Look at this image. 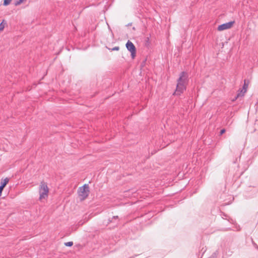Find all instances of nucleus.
Wrapping results in <instances>:
<instances>
[{"mask_svg": "<svg viewBox=\"0 0 258 258\" xmlns=\"http://www.w3.org/2000/svg\"><path fill=\"white\" fill-rule=\"evenodd\" d=\"M222 215V218H224V217H226V215H225L224 213H223V214Z\"/></svg>", "mask_w": 258, "mask_h": 258, "instance_id": "17", "label": "nucleus"}, {"mask_svg": "<svg viewBox=\"0 0 258 258\" xmlns=\"http://www.w3.org/2000/svg\"><path fill=\"white\" fill-rule=\"evenodd\" d=\"M119 49V46H115L111 49V50H118Z\"/></svg>", "mask_w": 258, "mask_h": 258, "instance_id": "12", "label": "nucleus"}, {"mask_svg": "<svg viewBox=\"0 0 258 258\" xmlns=\"http://www.w3.org/2000/svg\"><path fill=\"white\" fill-rule=\"evenodd\" d=\"M4 22V20H3L2 22L0 23V31H2L4 29L5 25L3 24Z\"/></svg>", "mask_w": 258, "mask_h": 258, "instance_id": "11", "label": "nucleus"}, {"mask_svg": "<svg viewBox=\"0 0 258 258\" xmlns=\"http://www.w3.org/2000/svg\"><path fill=\"white\" fill-rule=\"evenodd\" d=\"M212 257H216V252H214L213 254H212Z\"/></svg>", "mask_w": 258, "mask_h": 258, "instance_id": "16", "label": "nucleus"}, {"mask_svg": "<svg viewBox=\"0 0 258 258\" xmlns=\"http://www.w3.org/2000/svg\"><path fill=\"white\" fill-rule=\"evenodd\" d=\"M188 81L189 78L188 73L184 71L181 72L177 80L176 88L174 94L175 95H180L182 94L186 90Z\"/></svg>", "mask_w": 258, "mask_h": 258, "instance_id": "1", "label": "nucleus"}, {"mask_svg": "<svg viewBox=\"0 0 258 258\" xmlns=\"http://www.w3.org/2000/svg\"><path fill=\"white\" fill-rule=\"evenodd\" d=\"M118 217L117 216H113V217L112 218V219H118Z\"/></svg>", "mask_w": 258, "mask_h": 258, "instance_id": "15", "label": "nucleus"}, {"mask_svg": "<svg viewBox=\"0 0 258 258\" xmlns=\"http://www.w3.org/2000/svg\"><path fill=\"white\" fill-rule=\"evenodd\" d=\"M234 22L231 21L228 23L222 24L218 27V31H223L230 28L233 25Z\"/></svg>", "mask_w": 258, "mask_h": 258, "instance_id": "5", "label": "nucleus"}, {"mask_svg": "<svg viewBox=\"0 0 258 258\" xmlns=\"http://www.w3.org/2000/svg\"><path fill=\"white\" fill-rule=\"evenodd\" d=\"M9 181V179L8 178H6L4 180L1 181V185H0V196L2 195V191L5 187V186L8 184Z\"/></svg>", "mask_w": 258, "mask_h": 258, "instance_id": "7", "label": "nucleus"}, {"mask_svg": "<svg viewBox=\"0 0 258 258\" xmlns=\"http://www.w3.org/2000/svg\"><path fill=\"white\" fill-rule=\"evenodd\" d=\"M78 193L81 200H84L89 195V187L87 184H85L79 188Z\"/></svg>", "mask_w": 258, "mask_h": 258, "instance_id": "2", "label": "nucleus"}, {"mask_svg": "<svg viewBox=\"0 0 258 258\" xmlns=\"http://www.w3.org/2000/svg\"><path fill=\"white\" fill-rule=\"evenodd\" d=\"M64 245L67 246H71L73 245V242L72 241H69L64 243Z\"/></svg>", "mask_w": 258, "mask_h": 258, "instance_id": "10", "label": "nucleus"}, {"mask_svg": "<svg viewBox=\"0 0 258 258\" xmlns=\"http://www.w3.org/2000/svg\"><path fill=\"white\" fill-rule=\"evenodd\" d=\"M231 230V228H226L225 230V231H228V230Z\"/></svg>", "mask_w": 258, "mask_h": 258, "instance_id": "18", "label": "nucleus"}, {"mask_svg": "<svg viewBox=\"0 0 258 258\" xmlns=\"http://www.w3.org/2000/svg\"><path fill=\"white\" fill-rule=\"evenodd\" d=\"M48 193V188L46 183L41 182L39 188V194L40 200L47 197Z\"/></svg>", "mask_w": 258, "mask_h": 258, "instance_id": "3", "label": "nucleus"}, {"mask_svg": "<svg viewBox=\"0 0 258 258\" xmlns=\"http://www.w3.org/2000/svg\"><path fill=\"white\" fill-rule=\"evenodd\" d=\"M109 221L111 222L112 221V220H109Z\"/></svg>", "mask_w": 258, "mask_h": 258, "instance_id": "20", "label": "nucleus"}, {"mask_svg": "<svg viewBox=\"0 0 258 258\" xmlns=\"http://www.w3.org/2000/svg\"><path fill=\"white\" fill-rule=\"evenodd\" d=\"M237 228V231L240 230L239 226H238V228Z\"/></svg>", "mask_w": 258, "mask_h": 258, "instance_id": "19", "label": "nucleus"}, {"mask_svg": "<svg viewBox=\"0 0 258 258\" xmlns=\"http://www.w3.org/2000/svg\"><path fill=\"white\" fill-rule=\"evenodd\" d=\"M125 46L127 49L131 52L132 58L134 59L136 54V48L135 46L133 43L130 40L127 41Z\"/></svg>", "mask_w": 258, "mask_h": 258, "instance_id": "4", "label": "nucleus"}, {"mask_svg": "<svg viewBox=\"0 0 258 258\" xmlns=\"http://www.w3.org/2000/svg\"><path fill=\"white\" fill-rule=\"evenodd\" d=\"M252 243L254 247L258 249V245L256 243H255L253 241H252Z\"/></svg>", "mask_w": 258, "mask_h": 258, "instance_id": "13", "label": "nucleus"}, {"mask_svg": "<svg viewBox=\"0 0 258 258\" xmlns=\"http://www.w3.org/2000/svg\"><path fill=\"white\" fill-rule=\"evenodd\" d=\"M248 83H246V81L244 80V84L243 86L242 89L240 91V93H238L236 96L235 97V98L234 100H236L237 98H238L239 96H244V94L246 92L247 87H248Z\"/></svg>", "mask_w": 258, "mask_h": 258, "instance_id": "6", "label": "nucleus"}, {"mask_svg": "<svg viewBox=\"0 0 258 258\" xmlns=\"http://www.w3.org/2000/svg\"><path fill=\"white\" fill-rule=\"evenodd\" d=\"M11 1L12 0H4L3 5L5 6H7L10 4Z\"/></svg>", "mask_w": 258, "mask_h": 258, "instance_id": "8", "label": "nucleus"}, {"mask_svg": "<svg viewBox=\"0 0 258 258\" xmlns=\"http://www.w3.org/2000/svg\"><path fill=\"white\" fill-rule=\"evenodd\" d=\"M25 0H17L15 2V6H18L22 3Z\"/></svg>", "mask_w": 258, "mask_h": 258, "instance_id": "9", "label": "nucleus"}, {"mask_svg": "<svg viewBox=\"0 0 258 258\" xmlns=\"http://www.w3.org/2000/svg\"><path fill=\"white\" fill-rule=\"evenodd\" d=\"M225 131H226L225 129H224V128L222 129L220 131V135H222V134H223L225 132Z\"/></svg>", "mask_w": 258, "mask_h": 258, "instance_id": "14", "label": "nucleus"}]
</instances>
